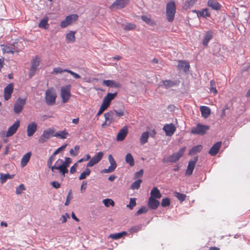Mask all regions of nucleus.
Listing matches in <instances>:
<instances>
[{
	"instance_id": "f257e3e1",
	"label": "nucleus",
	"mask_w": 250,
	"mask_h": 250,
	"mask_svg": "<svg viewBox=\"0 0 250 250\" xmlns=\"http://www.w3.org/2000/svg\"><path fill=\"white\" fill-rule=\"evenodd\" d=\"M117 93H108L105 97H104L103 102L101 104L100 109L97 113L96 116L101 115L104 110H105L109 105L110 102L113 100L117 96Z\"/></svg>"
},
{
	"instance_id": "f03ea898",
	"label": "nucleus",
	"mask_w": 250,
	"mask_h": 250,
	"mask_svg": "<svg viewBox=\"0 0 250 250\" xmlns=\"http://www.w3.org/2000/svg\"><path fill=\"white\" fill-rule=\"evenodd\" d=\"M186 150V147L181 148L179 151L169 155L167 157H165L162 161L163 163H175L179 161L180 158L183 155Z\"/></svg>"
},
{
	"instance_id": "7ed1b4c3",
	"label": "nucleus",
	"mask_w": 250,
	"mask_h": 250,
	"mask_svg": "<svg viewBox=\"0 0 250 250\" xmlns=\"http://www.w3.org/2000/svg\"><path fill=\"white\" fill-rule=\"evenodd\" d=\"M176 13V6L174 1H170L167 2L166 6V15L168 21L171 22L174 19Z\"/></svg>"
},
{
	"instance_id": "20e7f679",
	"label": "nucleus",
	"mask_w": 250,
	"mask_h": 250,
	"mask_svg": "<svg viewBox=\"0 0 250 250\" xmlns=\"http://www.w3.org/2000/svg\"><path fill=\"white\" fill-rule=\"evenodd\" d=\"M57 94L55 90L51 87L47 89L45 92V100L46 104L49 105H53L55 104Z\"/></svg>"
},
{
	"instance_id": "39448f33",
	"label": "nucleus",
	"mask_w": 250,
	"mask_h": 250,
	"mask_svg": "<svg viewBox=\"0 0 250 250\" xmlns=\"http://www.w3.org/2000/svg\"><path fill=\"white\" fill-rule=\"evenodd\" d=\"M71 85L70 84L62 86L61 88V96L62 99V102L64 104L68 102L71 96Z\"/></svg>"
},
{
	"instance_id": "423d86ee",
	"label": "nucleus",
	"mask_w": 250,
	"mask_h": 250,
	"mask_svg": "<svg viewBox=\"0 0 250 250\" xmlns=\"http://www.w3.org/2000/svg\"><path fill=\"white\" fill-rule=\"evenodd\" d=\"M209 126L201 124H198L196 126L193 128L191 133L194 134L204 135L209 129Z\"/></svg>"
},
{
	"instance_id": "0eeeda50",
	"label": "nucleus",
	"mask_w": 250,
	"mask_h": 250,
	"mask_svg": "<svg viewBox=\"0 0 250 250\" xmlns=\"http://www.w3.org/2000/svg\"><path fill=\"white\" fill-rule=\"evenodd\" d=\"M78 19V16L77 14H72L66 17L60 24L62 28H65L70 24L73 21H76Z\"/></svg>"
},
{
	"instance_id": "6e6552de",
	"label": "nucleus",
	"mask_w": 250,
	"mask_h": 250,
	"mask_svg": "<svg viewBox=\"0 0 250 250\" xmlns=\"http://www.w3.org/2000/svg\"><path fill=\"white\" fill-rule=\"evenodd\" d=\"M108 161L110 164V166L107 168L104 169L101 172L104 173H108L113 172L117 167V163L113 158L112 155L110 154L108 157Z\"/></svg>"
},
{
	"instance_id": "1a4fd4ad",
	"label": "nucleus",
	"mask_w": 250,
	"mask_h": 250,
	"mask_svg": "<svg viewBox=\"0 0 250 250\" xmlns=\"http://www.w3.org/2000/svg\"><path fill=\"white\" fill-rule=\"evenodd\" d=\"M26 103V99H21V98H19L15 102L14 107V112L18 114L20 113L23 108L24 105Z\"/></svg>"
},
{
	"instance_id": "9d476101",
	"label": "nucleus",
	"mask_w": 250,
	"mask_h": 250,
	"mask_svg": "<svg viewBox=\"0 0 250 250\" xmlns=\"http://www.w3.org/2000/svg\"><path fill=\"white\" fill-rule=\"evenodd\" d=\"M54 133V130L52 128H49L43 131L42 135L39 140V142L41 144H43L46 142Z\"/></svg>"
},
{
	"instance_id": "9b49d317",
	"label": "nucleus",
	"mask_w": 250,
	"mask_h": 250,
	"mask_svg": "<svg viewBox=\"0 0 250 250\" xmlns=\"http://www.w3.org/2000/svg\"><path fill=\"white\" fill-rule=\"evenodd\" d=\"M103 155V152L101 151L98 152L96 155L93 157L87 164L86 167H91L98 163L102 159Z\"/></svg>"
},
{
	"instance_id": "f8f14e48",
	"label": "nucleus",
	"mask_w": 250,
	"mask_h": 250,
	"mask_svg": "<svg viewBox=\"0 0 250 250\" xmlns=\"http://www.w3.org/2000/svg\"><path fill=\"white\" fill-rule=\"evenodd\" d=\"M14 90V84L12 83L8 84L4 89V98L7 101L11 97Z\"/></svg>"
},
{
	"instance_id": "ddd939ff",
	"label": "nucleus",
	"mask_w": 250,
	"mask_h": 250,
	"mask_svg": "<svg viewBox=\"0 0 250 250\" xmlns=\"http://www.w3.org/2000/svg\"><path fill=\"white\" fill-rule=\"evenodd\" d=\"M129 0H116L110 6V9L113 10L115 7L117 9H121L125 7L129 2Z\"/></svg>"
},
{
	"instance_id": "4468645a",
	"label": "nucleus",
	"mask_w": 250,
	"mask_h": 250,
	"mask_svg": "<svg viewBox=\"0 0 250 250\" xmlns=\"http://www.w3.org/2000/svg\"><path fill=\"white\" fill-rule=\"evenodd\" d=\"M198 157L196 156L193 160L189 161L187 169L186 171V175L189 176L192 174L193 169L195 167V165L198 161Z\"/></svg>"
},
{
	"instance_id": "2eb2a0df",
	"label": "nucleus",
	"mask_w": 250,
	"mask_h": 250,
	"mask_svg": "<svg viewBox=\"0 0 250 250\" xmlns=\"http://www.w3.org/2000/svg\"><path fill=\"white\" fill-rule=\"evenodd\" d=\"M20 125V122L19 120L16 121L15 123L10 126L6 132V136L7 137L12 136L17 131L18 128Z\"/></svg>"
},
{
	"instance_id": "dca6fc26",
	"label": "nucleus",
	"mask_w": 250,
	"mask_h": 250,
	"mask_svg": "<svg viewBox=\"0 0 250 250\" xmlns=\"http://www.w3.org/2000/svg\"><path fill=\"white\" fill-rule=\"evenodd\" d=\"M37 130V124L35 122L29 124L27 126V135L28 137L32 136Z\"/></svg>"
},
{
	"instance_id": "f3484780",
	"label": "nucleus",
	"mask_w": 250,
	"mask_h": 250,
	"mask_svg": "<svg viewBox=\"0 0 250 250\" xmlns=\"http://www.w3.org/2000/svg\"><path fill=\"white\" fill-rule=\"evenodd\" d=\"M62 160L61 159H59L56 162L54 166H52L51 169L52 172H54L55 170H59V172L64 176L63 169L62 167Z\"/></svg>"
},
{
	"instance_id": "a211bd4d",
	"label": "nucleus",
	"mask_w": 250,
	"mask_h": 250,
	"mask_svg": "<svg viewBox=\"0 0 250 250\" xmlns=\"http://www.w3.org/2000/svg\"><path fill=\"white\" fill-rule=\"evenodd\" d=\"M163 129L165 132L166 135L170 136L174 134L176 128L173 124H170L165 125Z\"/></svg>"
},
{
	"instance_id": "6ab92c4d",
	"label": "nucleus",
	"mask_w": 250,
	"mask_h": 250,
	"mask_svg": "<svg viewBox=\"0 0 250 250\" xmlns=\"http://www.w3.org/2000/svg\"><path fill=\"white\" fill-rule=\"evenodd\" d=\"M177 67L180 71L187 72L189 70V63L186 61L180 60L178 62Z\"/></svg>"
},
{
	"instance_id": "aec40b11",
	"label": "nucleus",
	"mask_w": 250,
	"mask_h": 250,
	"mask_svg": "<svg viewBox=\"0 0 250 250\" xmlns=\"http://www.w3.org/2000/svg\"><path fill=\"white\" fill-rule=\"evenodd\" d=\"M128 129L126 126H124L120 130L117 135L116 139L118 141H123L127 135Z\"/></svg>"
},
{
	"instance_id": "412c9836",
	"label": "nucleus",
	"mask_w": 250,
	"mask_h": 250,
	"mask_svg": "<svg viewBox=\"0 0 250 250\" xmlns=\"http://www.w3.org/2000/svg\"><path fill=\"white\" fill-rule=\"evenodd\" d=\"M222 142L219 141L214 144L210 148L208 151V153L211 156H215L218 152L221 146Z\"/></svg>"
},
{
	"instance_id": "4be33fe9",
	"label": "nucleus",
	"mask_w": 250,
	"mask_h": 250,
	"mask_svg": "<svg viewBox=\"0 0 250 250\" xmlns=\"http://www.w3.org/2000/svg\"><path fill=\"white\" fill-rule=\"evenodd\" d=\"M103 84L110 87L119 88L121 86V84L119 82L110 80H104Z\"/></svg>"
},
{
	"instance_id": "5701e85b",
	"label": "nucleus",
	"mask_w": 250,
	"mask_h": 250,
	"mask_svg": "<svg viewBox=\"0 0 250 250\" xmlns=\"http://www.w3.org/2000/svg\"><path fill=\"white\" fill-rule=\"evenodd\" d=\"M148 207L152 209H156L160 205L159 201L156 199L150 197L148 201Z\"/></svg>"
},
{
	"instance_id": "b1692460",
	"label": "nucleus",
	"mask_w": 250,
	"mask_h": 250,
	"mask_svg": "<svg viewBox=\"0 0 250 250\" xmlns=\"http://www.w3.org/2000/svg\"><path fill=\"white\" fill-rule=\"evenodd\" d=\"M208 6L211 9L215 10H218L221 9V4L216 0H208Z\"/></svg>"
},
{
	"instance_id": "393cba45",
	"label": "nucleus",
	"mask_w": 250,
	"mask_h": 250,
	"mask_svg": "<svg viewBox=\"0 0 250 250\" xmlns=\"http://www.w3.org/2000/svg\"><path fill=\"white\" fill-rule=\"evenodd\" d=\"M193 12H195L197 14V16L198 18L209 17H210V13L209 12L207 8L204 9L202 11L195 10L193 11Z\"/></svg>"
},
{
	"instance_id": "a878e982",
	"label": "nucleus",
	"mask_w": 250,
	"mask_h": 250,
	"mask_svg": "<svg viewBox=\"0 0 250 250\" xmlns=\"http://www.w3.org/2000/svg\"><path fill=\"white\" fill-rule=\"evenodd\" d=\"M200 110L201 112L202 116L207 118L211 113V110L209 107L207 106H201Z\"/></svg>"
},
{
	"instance_id": "bb28decb",
	"label": "nucleus",
	"mask_w": 250,
	"mask_h": 250,
	"mask_svg": "<svg viewBox=\"0 0 250 250\" xmlns=\"http://www.w3.org/2000/svg\"><path fill=\"white\" fill-rule=\"evenodd\" d=\"M70 134L66 130H63L60 131L56 132L55 133L53 136L59 138L61 139H66Z\"/></svg>"
},
{
	"instance_id": "cd10ccee",
	"label": "nucleus",
	"mask_w": 250,
	"mask_h": 250,
	"mask_svg": "<svg viewBox=\"0 0 250 250\" xmlns=\"http://www.w3.org/2000/svg\"><path fill=\"white\" fill-rule=\"evenodd\" d=\"M31 156V152H28L22 156L21 162V165L22 167H23L26 166L29 161L30 160Z\"/></svg>"
},
{
	"instance_id": "c85d7f7f",
	"label": "nucleus",
	"mask_w": 250,
	"mask_h": 250,
	"mask_svg": "<svg viewBox=\"0 0 250 250\" xmlns=\"http://www.w3.org/2000/svg\"><path fill=\"white\" fill-rule=\"evenodd\" d=\"M213 33L211 31L207 32L203 40V44L204 46H207L209 41L212 38Z\"/></svg>"
},
{
	"instance_id": "c756f323",
	"label": "nucleus",
	"mask_w": 250,
	"mask_h": 250,
	"mask_svg": "<svg viewBox=\"0 0 250 250\" xmlns=\"http://www.w3.org/2000/svg\"><path fill=\"white\" fill-rule=\"evenodd\" d=\"M177 85V83L176 82H174L171 80H165L162 81V86L166 89H168Z\"/></svg>"
},
{
	"instance_id": "7c9ffc66",
	"label": "nucleus",
	"mask_w": 250,
	"mask_h": 250,
	"mask_svg": "<svg viewBox=\"0 0 250 250\" xmlns=\"http://www.w3.org/2000/svg\"><path fill=\"white\" fill-rule=\"evenodd\" d=\"M71 163V159L69 157H65V161L62 160V167L63 169L64 174L68 172L67 167H69V164Z\"/></svg>"
},
{
	"instance_id": "2f4dec72",
	"label": "nucleus",
	"mask_w": 250,
	"mask_h": 250,
	"mask_svg": "<svg viewBox=\"0 0 250 250\" xmlns=\"http://www.w3.org/2000/svg\"><path fill=\"white\" fill-rule=\"evenodd\" d=\"M150 197H152L154 198L159 199L161 197L162 195L160 192V190L156 187H154L150 192Z\"/></svg>"
},
{
	"instance_id": "473e14b6",
	"label": "nucleus",
	"mask_w": 250,
	"mask_h": 250,
	"mask_svg": "<svg viewBox=\"0 0 250 250\" xmlns=\"http://www.w3.org/2000/svg\"><path fill=\"white\" fill-rule=\"evenodd\" d=\"M203 148V146L201 145H198L194 146L189 151L188 154L189 155H193L196 154L198 152H200Z\"/></svg>"
},
{
	"instance_id": "72a5a7b5",
	"label": "nucleus",
	"mask_w": 250,
	"mask_h": 250,
	"mask_svg": "<svg viewBox=\"0 0 250 250\" xmlns=\"http://www.w3.org/2000/svg\"><path fill=\"white\" fill-rule=\"evenodd\" d=\"M149 137V132L148 131L144 132L140 137V143L142 145H144L147 142Z\"/></svg>"
},
{
	"instance_id": "f704fd0d",
	"label": "nucleus",
	"mask_w": 250,
	"mask_h": 250,
	"mask_svg": "<svg viewBox=\"0 0 250 250\" xmlns=\"http://www.w3.org/2000/svg\"><path fill=\"white\" fill-rule=\"evenodd\" d=\"M14 177L13 175H10L7 174H0V182L1 184H3L6 182L7 179H12Z\"/></svg>"
},
{
	"instance_id": "c9c22d12",
	"label": "nucleus",
	"mask_w": 250,
	"mask_h": 250,
	"mask_svg": "<svg viewBox=\"0 0 250 250\" xmlns=\"http://www.w3.org/2000/svg\"><path fill=\"white\" fill-rule=\"evenodd\" d=\"M126 234L127 232L124 231L119 233L111 234L109 237L113 239L117 240L122 238L123 236L126 235Z\"/></svg>"
},
{
	"instance_id": "e433bc0d",
	"label": "nucleus",
	"mask_w": 250,
	"mask_h": 250,
	"mask_svg": "<svg viewBox=\"0 0 250 250\" xmlns=\"http://www.w3.org/2000/svg\"><path fill=\"white\" fill-rule=\"evenodd\" d=\"M125 161L126 163L128 164L131 167L134 165V158L130 153H127L125 156Z\"/></svg>"
},
{
	"instance_id": "4c0bfd02",
	"label": "nucleus",
	"mask_w": 250,
	"mask_h": 250,
	"mask_svg": "<svg viewBox=\"0 0 250 250\" xmlns=\"http://www.w3.org/2000/svg\"><path fill=\"white\" fill-rule=\"evenodd\" d=\"M91 170L86 167L85 169L81 174L79 177V179L81 180L86 178V177L90 175Z\"/></svg>"
},
{
	"instance_id": "58836bf2",
	"label": "nucleus",
	"mask_w": 250,
	"mask_h": 250,
	"mask_svg": "<svg viewBox=\"0 0 250 250\" xmlns=\"http://www.w3.org/2000/svg\"><path fill=\"white\" fill-rule=\"evenodd\" d=\"M48 18L47 17L43 18L39 23V27L40 28L46 29L47 26L48 25Z\"/></svg>"
},
{
	"instance_id": "ea45409f",
	"label": "nucleus",
	"mask_w": 250,
	"mask_h": 250,
	"mask_svg": "<svg viewBox=\"0 0 250 250\" xmlns=\"http://www.w3.org/2000/svg\"><path fill=\"white\" fill-rule=\"evenodd\" d=\"M113 115V113L112 111L104 113V116L105 118V121L108 122V125H110L111 123Z\"/></svg>"
},
{
	"instance_id": "a19ab883",
	"label": "nucleus",
	"mask_w": 250,
	"mask_h": 250,
	"mask_svg": "<svg viewBox=\"0 0 250 250\" xmlns=\"http://www.w3.org/2000/svg\"><path fill=\"white\" fill-rule=\"evenodd\" d=\"M75 32L74 31H70L66 35V39L69 42H74L75 40Z\"/></svg>"
},
{
	"instance_id": "79ce46f5",
	"label": "nucleus",
	"mask_w": 250,
	"mask_h": 250,
	"mask_svg": "<svg viewBox=\"0 0 250 250\" xmlns=\"http://www.w3.org/2000/svg\"><path fill=\"white\" fill-rule=\"evenodd\" d=\"M40 62V59L38 57H36L32 61L31 67L37 70Z\"/></svg>"
},
{
	"instance_id": "37998d69",
	"label": "nucleus",
	"mask_w": 250,
	"mask_h": 250,
	"mask_svg": "<svg viewBox=\"0 0 250 250\" xmlns=\"http://www.w3.org/2000/svg\"><path fill=\"white\" fill-rule=\"evenodd\" d=\"M142 182V181L141 179L134 181L131 185V189L133 190L139 189L140 187V185Z\"/></svg>"
},
{
	"instance_id": "c03bdc74",
	"label": "nucleus",
	"mask_w": 250,
	"mask_h": 250,
	"mask_svg": "<svg viewBox=\"0 0 250 250\" xmlns=\"http://www.w3.org/2000/svg\"><path fill=\"white\" fill-rule=\"evenodd\" d=\"M174 196L178 198V199L181 202H183L186 198V195L185 194L181 193L178 192H175Z\"/></svg>"
},
{
	"instance_id": "a18cd8bd",
	"label": "nucleus",
	"mask_w": 250,
	"mask_h": 250,
	"mask_svg": "<svg viewBox=\"0 0 250 250\" xmlns=\"http://www.w3.org/2000/svg\"><path fill=\"white\" fill-rule=\"evenodd\" d=\"M198 1V0H187L185 2V6L187 8H190Z\"/></svg>"
},
{
	"instance_id": "49530a36",
	"label": "nucleus",
	"mask_w": 250,
	"mask_h": 250,
	"mask_svg": "<svg viewBox=\"0 0 250 250\" xmlns=\"http://www.w3.org/2000/svg\"><path fill=\"white\" fill-rule=\"evenodd\" d=\"M210 87L209 90L211 92H212L214 95H216L217 93V90L215 87V82L214 80H211L210 81Z\"/></svg>"
},
{
	"instance_id": "de8ad7c7",
	"label": "nucleus",
	"mask_w": 250,
	"mask_h": 250,
	"mask_svg": "<svg viewBox=\"0 0 250 250\" xmlns=\"http://www.w3.org/2000/svg\"><path fill=\"white\" fill-rule=\"evenodd\" d=\"M141 19L144 21H145L148 24L152 25L153 23V21L151 19L150 17L149 16L143 15L141 17Z\"/></svg>"
},
{
	"instance_id": "09e8293b",
	"label": "nucleus",
	"mask_w": 250,
	"mask_h": 250,
	"mask_svg": "<svg viewBox=\"0 0 250 250\" xmlns=\"http://www.w3.org/2000/svg\"><path fill=\"white\" fill-rule=\"evenodd\" d=\"M26 189L24 185L22 184H21L19 185V187L16 188V193L17 194H21L23 191L25 190Z\"/></svg>"
},
{
	"instance_id": "8fccbe9b",
	"label": "nucleus",
	"mask_w": 250,
	"mask_h": 250,
	"mask_svg": "<svg viewBox=\"0 0 250 250\" xmlns=\"http://www.w3.org/2000/svg\"><path fill=\"white\" fill-rule=\"evenodd\" d=\"M170 202L168 198H163L161 202V206L163 207H167L170 205Z\"/></svg>"
},
{
	"instance_id": "3c124183",
	"label": "nucleus",
	"mask_w": 250,
	"mask_h": 250,
	"mask_svg": "<svg viewBox=\"0 0 250 250\" xmlns=\"http://www.w3.org/2000/svg\"><path fill=\"white\" fill-rule=\"evenodd\" d=\"M136 205V199L134 198H131L130 199L129 204L127 205V207L129 208L130 209H132Z\"/></svg>"
},
{
	"instance_id": "603ef678",
	"label": "nucleus",
	"mask_w": 250,
	"mask_h": 250,
	"mask_svg": "<svg viewBox=\"0 0 250 250\" xmlns=\"http://www.w3.org/2000/svg\"><path fill=\"white\" fill-rule=\"evenodd\" d=\"M103 203L105 206L109 207L110 205L112 206L114 205V202L112 199H105L103 200Z\"/></svg>"
},
{
	"instance_id": "864d4df0",
	"label": "nucleus",
	"mask_w": 250,
	"mask_h": 250,
	"mask_svg": "<svg viewBox=\"0 0 250 250\" xmlns=\"http://www.w3.org/2000/svg\"><path fill=\"white\" fill-rule=\"evenodd\" d=\"M142 225L136 226H134V227H132V228H131L130 229V231L131 233H135V232H137L141 230L142 229Z\"/></svg>"
},
{
	"instance_id": "5fc2aeb1",
	"label": "nucleus",
	"mask_w": 250,
	"mask_h": 250,
	"mask_svg": "<svg viewBox=\"0 0 250 250\" xmlns=\"http://www.w3.org/2000/svg\"><path fill=\"white\" fill-rule=\"evenodd\" d=\"M65 72H66L69 74H70L71 75L73 76V77L75 78V79H80L81 78V76L78 74L77 73H75L74 72L70 70H69V69H65Z\"/></svg>"
},
{
	"instance_id": "6e6d98bb",
	"label": "nucleus",
	"mask_w": 250,
	"mask_h": 250,
	"mask_svg": "<svg viewBox=\"0 0 250 250\" xmlns=\"http://www.w3.org/2000/svg\"><path fill=\"white\" fill-rule=\"evenodd\" d=\"M65 69H62L61 67H55L53 70L52 74H57L59 73H62V72H65Z\"/></svg>"
},
{
	"instance_id": "4d7b16f0",
	"label": "nucleus",
	"mask_w": 250,
	"mask_h": 250,
	"mask_svg": "<svg viewBox=\"0 0 250 250\" xmlns=\"http://www.w3.org/2000/svg\"><path fill=\"white\" fill-rule=\"evenodd\" d=\"M135 27V24L131 23H127L125 27H124V29L125 30H131L133 29H134Z\"/></svg>"
},
{
	"instance_id": "13d9d810",
	"label": "nucleus",
	"mask_w": 250,
	"mask_h": 250,
	"mask_svg": "<svg viewBox=\"0 0 250 250\" xmlns=\"http://www.w3.org/2000/svg\"><path fill=\"white\" fill-rule=\"evenodd\" d=\"M148 209L146 207H142L136 213L137 215L147 212Z\"/></svg>"
},
{
	"instance_id": "bf43d9fd",
	"label": "nucleus",
	"mask_w": 250,
	"mask_h": 250,
	"mask_svg": "<svg viewBox=\"0 0 250 250\" xmlns=\"http://www.w3.org/2000/svg\"><path fill=\"white\" fill-rule=\"evenodd\" d=\"M55 155H54V154H52L50 157L48 159V161H47V167H49V168H51L52 166V162H53V161L54 160V158H55Z\"/></svg>"
},
{
	"instance_id": "052dcab7",
	"label": "nucleus",
	"mask_w": 250,
	"mask_h": 250,
	"mask_svg": "<svg viewBox=\"0 0 250 250\" xmlns=\"http://www.w3.org/2000/svg\"><path fill=\"white\" fill-rule=\"evenodd\" d=\"M67 144H65V145H63L61 147H59L53 153V154H54V155H56L57 154H58L59 152H60L61 151L64 150L66 146H67Z\"/></svg>"
},
{
	"instance_id": "680f3d73",
	"label": "nucleus",
	"mask_w": 250,
	"mask_h": 250,
	"mask_svg": "<svg viewBox=\"0 0 250 250\" xmlns=\"http://www.w3.org/2000/svg\"><path fill=\"white\" fill-rule=\"evenodd\" d=\"M3 49L5 52H6L8 53H14V51L9 46H7V45H3Z\"/></svg>"
},
{
	"instance_id": "e2e57ef3",
	"label": "nucleus",
	"mask_w": 250,
	"mask_h": 250,
	"mask_svg": "<svg viewBox=\"0 0 250 250\" xmlns=\"http://www.w3.org/2000/svg\"><path fill=\"white\" fill-rule=\"evenodd\" d=\"M69 217V215L67 213H65L60 218V220L62 221V223H64L66 222L67 218Z\"/></svg>"
},
{
	"instance_id": "0e129e2a",
	"label": "nucleus",
	"mask_w": 250,
	"mask_h": 250,
	"mask_svg": "<svg viewBox=\"0 0 250 250\" xmlns=\"http://www.w3.org/2000/svg\"><path fill=\"white\" fill-rule=\"evenodd\" d=\"M50 184L56 189H58L61 187V184L57 181L51 182Z\"/></svg>"
},
{
	"instance_id": "69168bd1",
	"label": "nucleus",
	"mask_w": 250,
	"mask_h": 250,
	"mask_svg": "<svg viewBox=\"0 0 250 250\" xmlns=\"http://www.w3.org/2000/svg\"><path fill=\"white\" fill-rule=\"evenodd\" d=\"M86 185H87L86 181H83L82 184V186L81 187V191L82 192H83L85 191L86 188Z\"/></svg>"
},
{
	"instance_id": "338daca9",
	"label": "nucleus",
	"mask_w": 250,
	"mask_h": 250,
	"mask_svg": "<svg viewBox=\"0 0 250 250\" xmlns=\"http://www.w3.org/2000/svg\"><path fill=\"white\" fill-rule=\"evenodd\" d=\"M143 173H144V170L142 169H140L139 171L135 173L134 178H137L142 177L143 175Z\"/></svg>"
},
{
	"instance_id": "774afa93",
	"label": "nucleus",
	"mask_w": 250,
	"mask_h": 250,
	"mask_svg": "<svg viewBox=\"0 0 250 250\" xmlns=\"http://www.w3.org/2000/svg\"><path fill=\"white\" fill-rule=\"evenodd\" d=\"M36 70H37V69L31 67L29 72V75L30 78L32 77L35 75V73Z\"/></svg>"
}]
</instances>
